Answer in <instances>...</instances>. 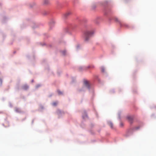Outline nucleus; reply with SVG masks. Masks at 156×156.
Wrapping results in <instances>:
<instances>
[{"label":"nucleus","instance_id":"nucleus-2","mask_svg":"<svg viewBox=\"0 0 156 156\" xmlns=\"http://www.w3.org/2000/svg\"><path fill=\"white\" fill-rule=\"evenodd\" d=\"M84 84L85 86L87 88H89V84L88 82L86 80L84 81Z\"/></svg>","mask_w":156,"mask_h":156},{"label":"nucleus","instance_id":"nucleus-5","mask_svg":"<svg viewBox=\"0 0 156 156\" xmlns=\"http://www.w3.org/2000/svg\"><path fill=\"white\" fill-rule=\"evenodd\" d=\"M121 27H124L127 28H129V26L127 23H123L122 22V25Z\"/></svg>","mask_w":156,"mask_h":156},{"label":"nucleus","instance_id":"nucleus-7","mask_svg":"<svg viewBox=\"0 0 156 156\" xmlns=\"http://www.w3.org/2000/svg\"><path fill=\"white\" fill-rule=\"evenodd\" d=\"M22 88L24 90H26L28 88V86L27 85H25L23 86Z\"/></svg>","mask_w":156,"mask_h":156},{"label":"nucleus","instance_id":"nucleus-13","mask_svg":"<svg viewBox=\"0 0 156 156\" xmlns=\"http://www.w3.org/2000/svg\"><path fill=\"white\" fill-rule=\"evenodd\" d=\"M57 91H58V94H62V93L61 91H60L59 90H58Z\"/></svg>","mask_w":156,"mask_h":156},{"label":"nucleus","instance_id":"nucleus-4","mask_svg":"<svg viewBox=\"0 0 156 156\" xmlns=\"http://www.w3.org/2000/svg\"><path fill=\"white\" fill-rule=\"evenodd\" d=\"M115 21L117 22L118 23H119L120 26H122V22L121 20H119L117 18H115Z\"/></svg>","mask_w":156,"mask_h":156},{"label":"nucleus","instance_id":"nucleus-11","mask_svg":"<svg viewBox=\"0 0 156 156\" xmlns=\"http://www.w3.org/2000/svg\"><path fill=\"white\" fill-rule=\"evenodd\" d=\"M58 102H53L52 103V105L53 106H55L57 105L58 104Z\"/></svg>","mask_w":156,"mask_h":156},{"label":"nucleus","instance_id":"nucleus-8","mask_svg":"<svg viewBox=\"0 0 156 156\" xmlns=\"http://www.w3.org/2000/svg\"><path fill=\"white\" fill-rule=\"evenodd\" d=\"M15 111L17 112H21V111L20 109L18 108H15Z\"/></svg>","mask_w":156,"mask_h":156},{"label":"nucleus","instance_id":"nucleus-10","mask_svg":"<svg viewBox=\"0 0 156 156\" xmlns=\"http://www.w3.org/2000/svg\"><path fill=\"white\" fill-rule=\"evenodd\" d=\"M44 3L45 4H48L49 3L48 0H44Z\"/></svg>","mask_w":156,"mask_h":156},{"label":"nucleus","instance_id":"nucleus-6","mask_svg":"<svg viewBox=\"0 0 156 156\" xmlns=\"http://www.w3.org/2000/svg\"><path fill=\"white\" fill-rule=\"evenodd\" d=\"M71 14V12H68L66 13L64 15V16L65 17H67L69 15Z\"/></svg>","mask_w":156,"mask_h":156},{"label":"nucleus","instance_id":"nucleus-12","mask_svg":"<svg viewBox=\"0 0 156 156\" xmlns=\"http://www.w3.org/2000/svg\"><path fill=\"white\" fill-rule=\"evenodd\" d=\"M101 71L103 72H104L105 71V69L104 67H101Z\"/></svg>","mask_w":156,"mask_h":156},{"label":"nucleus","instance_id":"nucleus-9","mask_svg":"<svg viewBox=\"0 0 156 156\" xmlns=\"http://www.w3.org/2000/svg\"><path fill=\"white\" fill-rule=\"evenodd\" d=\"M108 124L111 127V128H113V125L112 123L111 122H108Z\"/></svg>","mask_w":156,"mask_h":156},{"label":"nucleus","instance_id":"nucleus-1","mask_svg":"<svg viewBox=\"0 0 156 156\" xmlns=\"http://www.w3.org/2000/svg\"><path fill=\"white\" fill-rule=\"evenodd\" d=\"M93 32L92 31H86L84 34V39L86 41H87L90 37L93 34Z\"/></svg>","mask_w":156,"mask_h":156},{"label":"nucleus","instance_id":"nucleus-14","mask_svg":"<svg viewBox=\"0 0 156 156\" xmlns=\"http://www.w3.org/2000/svg\"><path fill=\"white\" fill-rule=\"evenodd\" d=\"M120 126H121V127H122L123 126V124L121 122L120 123Z\"/></svg>","mask_w":156,"mask_h":156},{"label":"nucleus","instance_id":"nucleus-3","mask_svg":"<svg viewBox=\"0 0 156 156\" xmlns=\"http://www.w3.org/2000/svg\"><path fill=\"white\" fill-rule=\"evenodd\" d=\"M128 121L130 123H132L133 122V119L132 117L130 116H128L127 117Z\"/></svg>","mask_w":156,"mask_h":156}]
</instances>
